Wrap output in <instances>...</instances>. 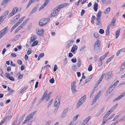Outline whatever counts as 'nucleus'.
<instances>
[{
    "mask_svg": "<svg viewBox=\"0 0 125 125\" xmlns=\"http://www.w3.org/2000/svg\"><path fill=\"white\" fill-rule=\"evenodd\" d=\"M115 20L114 19H113L112 20L111 22V26L112 25L113 26H114V24L115 23Z\"/></svg>",
    "mask_w": 125,
    "mask_h": 125,
    "instance_id": "30",
    "label": "nucleus"
},
{
    "mask_svg": "<svg viewBox=\"0 0 125 125\" xmlns=\"http://www.w3.org/2000/svg\"><path fill=\"white\" fill-rule=\"evenodd\" d=\"M68 4H69L68 3H65L64 4H62L61 5H59L58 7V8H60L59 9L60 10L61 8L66 6L68 5Z\"/></svg>",
    "mask_w": 125,
    "mask_h": 125,
    "instance_id": "8",
    "label": "nucleus"
},
{
    "mask_svg": "<svg viewBox=\"0 0 125 125\" xmlns=\"http://www.w3.org/2000/svg\"><path fill=\"white\" fill-rule=\"evenodd\" d=\"M15 26H16L15 25H14V26L12 27L11 30L10 31V32H11L14 29L16 28Z\"/></svg>",
    "mask_w": 125,
    "mask_h": 125,
    "instance_id": "63",
    "label": "nucleus"
},
{
    "mask_svg": "<svg viewBox=\"0 0 125 125\" xmlns=\"http://www.w3.org/2000/svg\"><path fill=\"white\" fill-rule=\"evenodd\" d=\"M9 12V11L8 10H7L5 12V13L3 14V15L2 16L4 19H5L6 17Z\"/></svg>",
    "mask_w": 125,
    "mask_h": 125,
    "instance_id": "22",
    "label": "nucleus"
},
{
    "mask_svg": "<svg viewBox=\"0 0 125 125\" xmlns=\"http://www.w3.org/2000/svg\"><path fill=\"white\" fill-rule=\"evenodd\" d=\"M125 66L122 64L121 66V67L120 71H122L125 68Z\"/></svg>",
    "mask_w": 125,
    "mask_h": 125,
    "instance_id": "58",
    "label": "nucleus"
},
{
    "mask_svg": "<svg viewBox=\"0 0 125 125\" xmlns=\"http://www.w3.org/2000/svg\"><path fill=\"white\" fill-rule=\"evenodd\" d=\"M49 82L50 83H54V79L53 78H52L50 80Z\"/></svg>",
    "mask_w": 125,
    "mask_h": 125,
    "instance_id": "38",
    "label": "nucleus"
},
{
    "mask_svg": "<svg viewBox=\"0 0 125 125\" xmlns=\"http://www.w3.org/2000/svg\"><path fill=\"white\" fill-rule=\"evenodd\" d=\"M111 76V73L109 72H108L106 74L105 76V78L106 79H109Z\"/></svg>",
    "mask_w": 125,
    "mask_h": 125,
    "instance_id": "14",
    "label": "nucleus"
},
{
    "mask_svg": "<svg viewBox=\"0 0 125 125\" xmlns=\"http://www.w3.org/2000/svg\"><path fill=\"white\" fill-rule=\"evenodd\" d=\"M44 56V54L43 53H41L39 55V57H40L41 58L42 57Z\"/></svg>",
    "mask_w": 125,
    "mask_h": 125,
    "instance_id": "64",
    "label": "nucleus"
},
{
    "mask_svg": "<svg viewBox=\"0 0 125 125\" xmlns=\"http://www.w3.org/2000/svg\"><path fill=\"white\" fill-rule=\"evenodd\" d=\"M35 37L36 36L34 35L32 36L31 38V42H32L36 40V39H35Z\"/></svg>",
    "mask_w": 125,
    "mask_h": 125,
    "instance_id": "26",
    "label": "nucleus"
},
{
    "mask_svg": "<svg viewBox=\"0 0 125 125\" xmlns=\"http://www.w3.org/2000/svg\"><path fill=\"white\" fill-rule=\"evenodd\" d=\"M119 115H116L115 116L113 120H112V121H115V120L116 119H117V118H118V117L119 116Z\"/></svg>",
    "mask_w": 125,
    "mask_h": 125,
    "instance_id": "47",
    "label": "nucleus"
},
{
    "mask_svg": "<svg viewBox=\"0 0 125 125\" xmlns=\"http://www.w3.org/2000/svg\"><path fill=\"white\" fill-rule=\"evenodd\" d=\"M72 69L74 70H75L77 68V66L76 65H73L72 66Z\"/></svg>",
    "mask_w": 125,
    "mask_h": 125,
    "instance_id": "43",
    "label": "nucleus"
},
{
    "mask_svg": "<svg viewBox=\"0 0 125 125\" xmlns=\"http://www.w3.org/2000/svg\"><path fill=\"white\" fill-rule=\"evenodd\" d=\"M28 86H26L20 92V93H21L23 92L24 91H25L26 89L28 88Z\"/></svg>",
    "mask_w": 125,
    "mask_h": 125,
    "instance_id": "29",
    "label": "nucleus"
},
{
    "mask_svg": "<svg viewBox=\"0 0 125 125\" xmlns=\"http://www.w3.org/2000/svg\"><path fill=\"white\" fill-rule=\"evenodd\" d=\"M109 115H107V114H106L103 118V121L105 120V119L106 118L109 116Z\"/></svg>",
    "mask_w": 125,
    "mask_h": 125,
    "instance_id": "40",
    "label": "nucleus"
},
{
    "mask_svg": "<svg viewBox=\"0 0 125 125\" xmlns=\"http://www.w3.org/2000/svg\"><path fill=\"white\" fill-rule=\"evenodd\" d=\"M96 87H95L94 88V89L91 92V93L90 97H91V96H92V95L93 94V93L94 92V91H95V88Z\"/></svg>",
    "mask_w": 125,
    "mask_h": 125,
    "instance_id": "41",
    "label": "nucleus"
},
{
    "mask_svg": "<svg viewBox=\"0 0 125 125\" xmlns=\"http://www.w3.org/2000/svg\"><path fill=\"white\" fill-rule=\"evenodd\" d=\"M17 63L19 64L20 65H21L22 64V61L20 60H18Z\"/></svg>",
    "mask_w": 125,
    "mask_h": 125,
    "instance_id": "48",
    "label": "nucleus"
},
{
    "mask_svg": "<svg viewBox=\"0 0 125 125\" xmlns=\"http://www.w3.org/2000/svg\"><path fill=\"white\" fill-rule=\"evenodd\" d=\"M92 69V64H90L89 67L88 68V70L89 71H91Z\"/></svg>",
    "mask_w": 125,
    "mask_h": 125,
    "instance_id": "34",
    "label": "nucleus"
},
{
    "mask_svg": "<svg viewBox=\"0 0 125 125\" xmlns=\"http://www.w3.org/2000/svg\"><path fill=\"white\" fill-rule=\"evenodd\" d=\"M118 82L119 81L118 80H117L116 82H115L112 85L114 87H115V86L118 84Z\"/></svg>",
    "mask_w": 125,
    "mask_h": 125,
    "instance_id": "39",
    "label": "nucleus"
},
{
    "mask_svg": "<svg viewBox=\"0 0 125 125\" xmlns=\"http://www.w3.org/2000/svg\"><path fill=\"white\" fill-rule=\"evenodd\" d=\"M90 79H89V78H87L86 79L84 84H85L87 83L90 81Z\"/></svg>",
    "mask_w": 125,
    "mask_h": 125,
    "instance_id": "49",
    "label": "nucleus"
},
{
    "mask_svg": "<svg viewBox=\"0 0 125 125\" xmlns=\"http://www.w3.org/2000/svg\"><path fill=\"white\" fill-rule=\"evenodd\" d=\"M38 8V6L37 5L36 6L34 7L33 10L30 12V14H32L34 13L35 11L37 10Z\"/></svg>",
    "mask_w": 125,
    "mask_h": 125,
    "instance_id": "9",
    "label": "nucleus"
},
{
    "mask_svg": "<svg viewBox=\"0 0 125 125\" xmlns=\"http://www.w3.org/2000/svg\"><path fill=\"white\" fill-rule=\"evenodd\" d=\"M101 42L98 40H97L94 45V50L96 51H100V47L101 46Z\"/></svg>",
    "mask_w": 125,
    "mask_h": 125,
    "instance_id": "1",
    "label": "nucleus"
},
{
    "mask_svg": "<svg viewBox=\"0 0 125 125\" xmlns=\"http://www.w3.org/2000/svg\"><path fill=\"white\" fill-rule=\"evenodd\" d=\"M57 69V67L56 65H55L54 66V67L53 69V71L54 72L56 71Z\"/></svg>",
    "mask_w": 125,
    "mask_h": 125,
    "instance_id": "50",
    "label": "nucleus"
},
{
    "mask_svg": "<svg viewBox=\"0 0 125 125\" xmlns=\"http://www.w3.org/2000/svg\"><path fill=\"white\" fill-rule=\"evenodd\" d=\"M37 112L36 111H35L31 113V114H29L32 117L33 116V115L36 113Z\"/></svg>",
    "mask_w": 125,
    "mask_h": 125,
    "instance_id": "45",
    "label": "nucleus"
},
{
    "mask_svg": "<svg viewBox=\"0 0 125 125\" xmlns=\"http://www.w3.org/2000/svg\"><path fill=\"white\" fill-rule=\"evenodd\" d=\"M104 75L105 73H104L100 77L99 80L98 81V83H100L101 82V81L102 80L104 77Z\"/></svg>",
    "mask_w": 125,
    "mask_h": 125,
    "instance_id": "20",
    "label": "nucleus"
},
{
    "mask_svg": "<svg viewBox=\"0 0 125 125\" xmlns=\"http://www.w3.org/2000/svg\"><path fill=\"white\" fill-rule=\"evenodd\" d=\"M76 58L74 59H71L72 62L73 63H75L76 62Z\"/></svg>",
    "mask_w": 125,
    "mask_h": 125,
    "instance_id": "54",
    "label": "nucleus"
},
{
    "mask_svg": "<svg viewBox=\"0 0 125 125\" xmlns=\"http://www.w3.org/2000/svg\"><path fill=\"white\" fill-rule=\"evenodd\" d=\"M85 12V10H82V11L81 12V15L82 16H83V15L84 13Z\"/></svg>",
    "mask_w": 125,
    "mask_h": 125,
    "instance_id": "52",
    "label": "nucleus"
},
{
    "mask_svg": "<svg viewBox=\"0 0 125 125\" xmlns=\"http://www.w3.org/2000/svg\"><path fill=\"white\" fill-rule=\"evenodd\" d=\"M20 16V14H18V15L16 16L12 19V21H16L17 20V19Z\"/></svg>",
    "mask_w": 125,
    "mask_h": 125,
    "instance_id": "18",
    "label": "nucleus"
},
{
    "mask_svg": "<svg viewBox=\"0 0 125 125\" xmlns=\"http://www.w3.org/2000/svg\"><path fill=\"white\" fill-rule=\"evenodd\" d=\"M68 110V108H67L64 110L62 112L61 115V117L62 118L64 117L66 115L67 112Z\"/></svg>",
    "mask_w": 125,
    "mask_h": 125,
    "instance_id": "5",
    "label": "nucleus"
},
{
    "mask_svg": "<svg viewBox=\"0 0 125 125\" xmlns=\"http://www.w3.org/2000/svg\"><path fill=\"white\" fill-rule=\"evenodd\" d=\"M125 95V92H123L119 96L120 97V98L121 99Z\"/></svg>",
    "mask_w": 125,
    "mask_h": 125,
    "instance_id": "32",
    "label": "nucleus"
},
{
    "mask_svg": "<svg viewBox=\"0 0 125 125\" xmlns=\"http://www.w3.org/2000/svg\"><path fill=\"white\" fill-rule=\"evenodd\" d=\"M76 46H73L72 48L71 51V52H74L75 50H76L77 48H76L75 47H76Z\"/></svg>",
    "mask_w": 125,
    "mask_h": 125,
    "instance_id": "24",
    "label": "nucleus"
},
{
    "mask_svg": "<svg viewBox=\"0 0 125 125\" xmlns=\"http://www.w3.org/2000/svg\"><path fill=\"white\" fill-rule=\"evenodd\" d=\"M32 117L29 115L26 117L25 118L28 121Z\"/></svg>",
    "mask_w": 125,
    "mask_h": 125,
    "instance_id": "31",
    "label": "nucleus"
},
{
    "mask_svg": "<svg viewBox=\"0 0 125 125\" xmlns=\"http://www.w3.org/2000/svg\"><path fill=\"white\" fill-rule=\"evenodd\" d=\"M108 52H108L107 53H106L104 55L101 56L100 58V60H101L102 61L104 60L108 54Z\"/></svg>",
    "mask_w": 125,
    "mask_h": 125,
    "instance_id": "19",
    "label": "nucleus"
},
{
    "mask_svg": "<svg viewBox=\"0 0 125 125\" xmlns=\"http://www.w3.org/2000/svg\"><path fill=\"white\" fill-rule=\"evenodd\" d=\"M37 34L38 35L40 36H41L42 35V33H40L39 30H38V31L37 32Z\"/></svg>",
    "mask_w": 125,
    "mask_h": 125,
    "instance_id": "57",
    "label": "nucleus"
},
{
    "mask_svg": "<svg viewBox=\"0 0 125 125\" xmlns=\"http://www.w3.org/2000/svg\"><path fill=\"white\" fill-rule=\"evenodd\" d=\"M110 10V8L109 7L107 8L104 11V13L105 14L108 13L109 12Z\"/></svg>",
    "mask_w": 125,
    "mask_h": 125,
    "instance_id": "21",
    "label": "nucleus"
},
{
    "mask_svg": "<svg viewBox=\"0 0 125 125\" xmlns=\"http://www.w3.org/2000/svg\"><path fill=\"white\" fill-rule=\"evenodd\" d=\"M8 28V27L7 26L6 27L0 31V33H2L3 34H4V33H5V31L7 30Z\"/></svg>",
    "mask_w": 125,
    "mask_h": 125,
    "instance_id": "23",
    "label": "nucleus"
},
{
    "mask_svg": "<svg viewBox=\"0 0 125 125\" xmlns=\"http://www.w3.org/2000/svg\"><path fill=\"white\" fill-rule=\"evenodd\" d=\"M31 51H30V49L29 48L28 49V51L27 52V54L28 55H29L30 54H31Z\"/></svg>",
    "mask_w": 125,
    "mask_h": 125,
    "instance_id": "60",
    "label": "nucleus"
},
{
    "mask_svg": "<svg viewBox=\"0 0 125 125\" xmlns=\"http://www.w3.org/2000/svg\"><path fill=\"white\" fill-rule=\"evenodd\" d=\"M3 17L2 16L0 17V24L2 23L3 21V20H2L3 19Z\"/></svg>",
    "mask_w": 125,
    "mask_h": 125,
    "instance_id": "62",
    "label": "nucleus"
},
{
    "mask_svg": "<svg viewBox=\"0 0 125 125\" xmlns=\"http://www.w3.org/2000/svg\"><path fill=\"white\" fill-rule=\"evenodd\" d=\"M99 32L100 34H102L104 33V31L103 29H100Z\"/></svg>",
    "mask_w": 125,
    "mask_h": 125,
    "instance_id": "33",
    "label": "nucleus"
},
{
    "mask_svg": "<svg viewBox=\"0 0 125 125\" xmlns=\"http://www.w3.org/2000/svg\"><path fill=\"white\" fill-rule=\"evenodd\" d=\"M76 89V86L72 87H71V89L73 93L75 92Z\"/></svg>",
    "mask_w": 125,
    "mask_h": 125,
    "instance_id": "35",
    "label": "nucleus"
},
{
    "mask_svg": "<svg viewBox=\"0 0 125 125\" xmlns=\"http://www.w3.org/2000/svg\"><path fill=\"white\" fill-rule=\"evenodd\" d=\"M121 98H120V97L119 96H118V97H116L115 99L113 100V102H115L116 101H117V100H118L119 99H120Z\"/></svg>",
    "mask_w": 125,
    "mask_h": 125,
    "instance_id": "46",
    "label": "nucleus"
},
{
    "mask_svg": "<svg viewBox=\"0 0 125 125\" xmlns=\"http://www.w3.org/2000/svg\"><path fill=\"white\" fill-rule=\"evenodd\" d=\"M79 115H77L76 116H74L73 118V120L76 121L77 120Z\"/></svg>",
    "mask_w": 125,
    "mask_h": 125,
    "instance_id": "59",
    "label": "nucleus"
},
{
    "mask_svg": "<svg viewBox=\"0 0 125 125\" xmlns=\"http://www.w3.org/2000/svg\"><path fill=\"white\" fill-rule=\"evenodd\" d=\"M42 19H44L43 22V23L44 25V26L48 22L50 21V19L49 18H45Z\"/></svg>",
    "mask_w": 125,
    "mask_h": 125,
    "instance_id": "7",
    "label": "nucleus"
},
{
    "mask_svg": "<svg viewBox=\"0 0 125 125\" xmlns=\"http://www.w3.org/2000/svg\"><path fill=\"white\" fill-rule=\"evenodd\" d=\"M117 106V104H116L114 106H113L112 108L110 109L109 111H110V113L112 112L116 107Z\"/></svg>",
    "mask_w": 125,
    "mask_h": 125,
    "instance_id": "11",
    "label": "nucleus"
},
{
    "mask_svg": "<svg viewBox=\"0 0 125 125\" xmlns=\"http://www.w3.org/2000/svg\"><path fill=\"white\" fill-rule=\"evenodd\" d=\"M59 9L60 8H58V7L56 10L54 11L53 12L51 13V17H54L56 16L57 15V14L60 10Z\"/></svg>",
    "mask_w": 125,
    "mask_h": 125,
    "instance_id": "3",
    "label": "nucleus"
},
{
    "mask_svg": "<svg viewBox=\"0 0 125 125\" xmlns=\"http://www.w3.org/2000/svg\"><path fill=\"white\" fill-rule=\"evenodd\" d=\"M98 4L97 3H95L94 5V9L95 11H96L97 10Z\"/></svg>",
    "mask_w": 125,
    "mask_h": 125,
    "instance_id": "16",
    "label": "nucleus"
},
{
    "mask_svg": "<svg viewBox=\"0 0 125 125\" xmlns=\"http://www.w3.org/2000/svg\"><path fill=\"white\" fill-rule=\"evenodd\" d=\"M15 14L14 13V12H11L8 15V17H11L12 16L14 15Z\"/></svg>",
    "mask_w": 125,
    "mask_h": 125,
    "instance_id": "42",
    "label": "nucleus"
},
{
    "mask_svg": "<svg viewBox=\"0 0 125 125\" xmlns=\"http://www.w3.org/2000/svg\"><path fill=\"white\" fill-rule=\"evenodd\" d=\"M110 31L109 30H106V36H109V35Z\"/></svg>",
    "mask_w": 125,
    "mask_h": 125,
    "instance_id": "61",
    "label": "nucleus"
},
{
    "mask_svg": "<svg viewBox=\"0 0 125 125\" xmlns=\"http://www.w3.org/2000/svg\"><path fill=\"white\" fill-rule=\"evenodd\" d=\"M50 0H46L44 4L40 7L39 10L40 11L43 9L48 4V3Z\"/></svg>",
    "mask_w": 125,
    "mask_h": 125,
    "instance_id": "4",
    "label": "nucleus"
},
{
    "mask_svg": "<svg viewBox=\"0 0 125 125\" xmlns=\"http://www.w3.org/2000/svg\"><path fill=\"white\" fill-rule=\"evenodd\" d=\"M102 12L99 10L97 16L96 18L97 19H101L100 17L101 16Z\"/></svg>",
    "mask_w": 125,
    "mask_h": 125,
    "instance_id": "17",
    "label": "nucleus"
},
{
    "mask_svg": "<svg viewBox=\"0 0 125 125\" xmlns=\"http://www.w3.org/2000/svg\"><path fill=\"white\" fill-rule=\"evenodd\" d=\"M45 98L43 96H42V97L40 99L38 102L39 104H40V103Z\"/></svg>",
    "mask_w": 125,
    "mask_h": 125,
    "instance_id": "36",
    "label": "nucleus"
},
{
    "mask_svg": "<svg viewBox=\"0 0 125 125\" xmlns=\"http://www.w3.org/2000/svg\"><path fill=\"white\" fill-rule=\"evenodd\" d=\"M86 97V96L84 95L83 97H82L79 100L82 103H83Z\"/></svg>",
    "mask_w": 125,
    "mask_h": 125,
    "instance_id": "13",
    "label": "nucleus"
},
{
    "mask_svg": "<svg viewBox=\"0 0 125 125\" xmlns=\"http://www.w3.org/2000/svg\"><path fill=\"white\" fill-rule=\"evenodd\" d=\"M33 2H31V0H30L26 6V8H27L29 7L30 4L31 3Z\"/></svg>",
    "mask_w": 125,
    "mask_h": 125,
    "instance_id": "37",
    "label": "nucleus"
},
{
    "mask_svg": "<svg viewBox=\"0 0 125 125\" xmlns=\"http://www.w3.org/2000/svg\"><path fill=\"white\" fill-rule=\"evenodd\" d=\"M104 107H103L100 111L99 112V114H101L102 113L104 112Z\"/></svg>",
    "mask_w": 125,
    "mask_h": 125,
    "instance_id": "55",
    "label": "nucleus"
},
{
    "mask_svg": "<svg viewBox=\"0 0 125 125\" xmlns=\"http://www.w3.org/2000/svg\"><path fill=\"white\" fill-rule=\"evenodd\" d=\"M83 103H82L79 100L77 104V107L78 108Z\"/></svg>",
    "mask_w": 125,
    "mask_h": 125,
    "instance_id": "28",
    "label": "nucleus"
},
{
    "mask_svg": "<svg viewBox=\"0 0 125 125\" xmlns=\"http://www.w3.org/2000/svg\"><path fill=\"white\" fill-rule=\"evenodd\" d=\"M114 57V55H112L111 57L109 58L107 60L106 63H107L108 62H109Z\"/></svg>",
    "mask_w": 125,
    "mask_h": 125,
    "instance_id": "25",
    "label": "nucleus"
},
{
    "mask_svg": "<svg viewBox=\"0 0 125 125\" xmlns=\"http://www.w3.org/2000/svg\"><path fill=\"white\" fill-rule=\"evenodd\" d=\"M11 115H10L9 117L6 116L5 117V118L7 120H9L11 118Z\"/></svg>",
    "mask_w": 125,
    "mask_h": 125,
    "instance_id": "53",
    "label": "nucleus"
},
{
    "mask_svg": "<svg viewBox=\"0 0 125 125\" xmlns=\"http://www.w3.org/2000/svg\"><path fill=\"white\" fill-rule=\"evenodd\" d=\"M120 29L119 28L117 29V30L115 32V38H117L119 36L120 31Z\"/></svg>",
    "mask_w": 125,
    "mask_h": 125,
    "instance_id": "10",
    "label": "nucleus"
},
{
    "mask_svg": "<svg viewBox=\"0 0 125 125\" xmlns=\"http://www.w3.org/2000/svg\"><path fill=\"white\" fill-rule=\"evenodd\" d=\"M102 60H100V61H99V62L98 63V66L99 67L101 66H102Z\"/></svg>",
    "mask_w": 125,
    "mask_h": 125,
    "instance_id": "51",
    "label": "nucleus"
},
{
    "mask_svg": "<svg viewBox=\"0 0 125 125\" xmlns=\"http://www.w3.org/2000/svg\"><path fill=\"white\" fill-rule=\"evenodd\" d=\"M101 19L96 18L95 23L98 27L100 28H102V25L100 21Z\"/></svg>",
    "mask_w": 125,
    "mask_h": 125,
    "instance_id": "2",
    "label": "nucleus"
},
{
    "mask_svg": "<svg viewBox=\"0 0 125 125\" xmlns=\"http://www.w3.org/2000/svg\"><path fill=\"white\" fill-rule=\"evenodd\" d=\"M73 41H70L69 42V43L68 44V45L69 46H69H71V44H73Z\"/></svg>",
    "mask_w": 125,
    "mask_h": 125,
    "instance_id": "56",
    "label": "nucleus"
},
{
    "mask_svg": "<svg viewBox=\"0 0 125 125\" xmlns=\"http://www.w3.org/2000/svg\"><path fill=\"white\" fill-rule=\"evenodd\" d=\"M91 116H88L87 118H86L83 121L84 123L86 124L89 121V120L91 118Z\"/></svg>",
    "mask_w": 125,
    "mask_h": 125,
    "instance_id": "15",
    "label": "nucleus"
},
{
    "mask_svg": "<svg viewBox=\"0 0 125 125\" xmlns=\"http://www.w3.org/2000/svg\"><path fill=\"white\" fill-rule=\"evenodd\" d=\"M44 20V19H42L40 20L39 23V24L40 26L42 27L44 26L43 22L44 21H43Z\"/></svg>",
    "mask_w": 125,
    "mask_h": 125,
    "instance_id": "12",
    "label": "nucleus"
},
{
    "mask_svg": "<svg viewBox=\"0 0 125 125\" xmlns=\"http://www.w3.org/2000/svg\"><path fill=\"white\" fill-rule=\"evenodd\" d=\"M115 87L113 85H112L110 87L109 89L107 92V93L110 94L113 91Z\"/></svg>",
    "mask_w": 125,
    "mask_h": 125,
    "instance_id": "6",
    "label": "nucleus"
},
{
    "mask_svg": "<svg viewBox=\"0 0 125 125\" xmlns=\"http://www.w3.org/2000/svg\"><path fill=\"white\" fill-rule=\"evenodd\" d=\"M21 36V35L20 34H18L16 35L15 37V39L16 40H17Z\"/></svg>",
    "mask_w": 125,
    "mask_h": 125,
    "instance_id": "44",
    "label": "nucleus"
},
{
    "mask_svg": "<svg viewBox=\"0 0 125 125\" xmlns=\"http://www.w3.org/2000/svg\"><path fill=\"white\" fill-rule=\"evenodd\" d=\"M38 42L37 41H36L34 42L31 45V46L33 47L36 45L38 43Z\"/></svg>",
    "mask_w": 125,
    "mask_h": 125,
    "instance_id": "27",
    "label": "nucleus"
}]
</instances>
